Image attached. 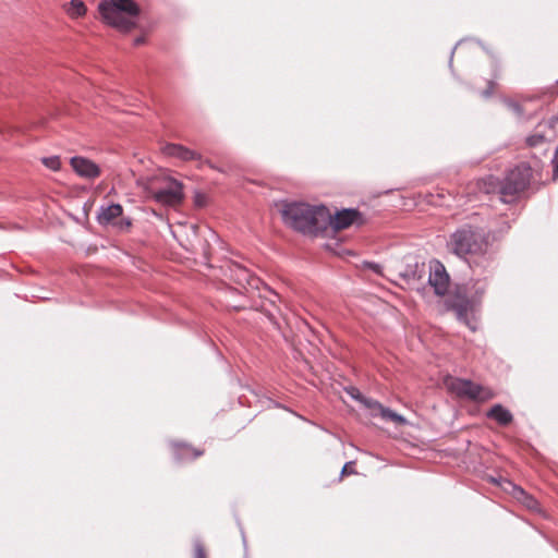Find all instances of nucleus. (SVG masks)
<instances>
[{
  "label": "nucleus",
  "instance_id": "6",
  "mask_svg": "<svg viewBox=\"0 0 558 558\" xmlns=\"http://www.w3.org/2000/svg\"><path fill=\"white\" fill-rule=\"evenodd\" d=\"M151 194L159 204L174 206L180 204L184 197L183 184L173 178H167L161 187L151 190Z\"/></svg>",
  "mask_w": 558,
  "mask_h": 558
},
{
  "label": "nucleus",
  "instance_id": "12",
  "mask_svg": "<svg viewBox=\"0 0 558 558\" xmlns=\"http://www.w3.org/2000/svg\"><path fill=\"white\" fill-rule=\"evenodd\" d=\"M488 418L495 420L498 424L506 426L513 420L511 412L501 404L493 405L486 413Z\"/></svg>",
  "mask_w": 558,
  "mask_h": 558
},
{
  "label": "nucleus",
  "instance_id": "4",
  "mask_svg": "<svg viewBox=\"0 0 558 558\" xmlns=\"http://www.w3.org/2000/svg\"><path fill=\"white\" fill-rule=\"evenodd\" d=\"M532 173V167L525 162H521L511 169L499 189L501 201L510 203L517 194L524 191L530 184Z\"/></svg>",
  "mask_w": 558,
  "mask_h": 558
},
{
  "label": "nucleus",
  "instance_id": "24",
  "mask_svg": "<svg viewBox=\"0 0 558 558\" xmlns=\"http://www.w3.org/2000/svg\"><path fill=\"white\" fill-rule=\"evenodd\" d=\"M506 104L509 107V109H511L513 112H515L518 114L522 113V108L518 102L512 101V100H506Z\"/></svg>",
  "mask_w": 558,
  "mask_h": 558
},
{
  "label": "nucleus",
  "instance_id": "19",
  "mask_svg": "<svg viewBox=\"0 0 558 558\" xmlns=\"http://www.w3.org/2000/svg\"><path fill=\"white\" fill-rule=\"evenodd\" d=\"M526 145L529 147H543L546 145V138L543 134L535 133L526 137Z\"/></svg>",
  "mask_w": 558,
  "mask_h": 558
},
{
  "label": "nucleus",
  "instance_id": "5",
  "mask_svg": "<svg viewBox=\"0 0 558 558\" xmlns=\"http://www.w3.org/2000/svg\"><path fill=\"white\" fill-rule=\"evenodd\" d=\"M448 388L458 397L472 401L484 402L494 398V393L489 388L475 384L470 379L451 378L448 381Z\"/></svg>",
  "mask_w": 558,
  "mask_h": 558
},
{
  "label": "nucleus",
  "instance_id": "1",
  "mask_svg": "<svg viewBox=\"0 0 558 558\" xmlns=\"http://www.w3.org/2000/svg\"><path fill=\"white\" fill-rule=\"evenodd\" d=\"M283 223L304 235L324 233L330 225V210L324 205L284 202L280 209Z\"/></svg>",
  "mask_w": 558,
  "mask_h": 558
},
{
  "label": "nucleus",
  "instance_id": "25",
  "mask_svg": "<svg viewBox=\"0 0 558 558\" xmlns=\"http://www.w3.org/2000/svg\"><path fill=\"white\" fill-rule=\"evenodd\" d=\"M195 558H206L204 547L199 542L195 543Z\"/></svg>",
  "mask_w": 558,
  "mask_h": 558
},
{
  "label": "nucleus",
  "instance_id": "15",
  "mask_svg": "<svg viewBox=\"0 0 558 558\" xmlns=\"http://www.w3.org/2000/svg\"><path fill=\"white\" fill-rule=\"evenodd\" d=\"M65 11L73 19L80 17L86 13V5L82 0H71L65 5Z\"/></svg>",
  "mask_w": 558,
  "mask_h": 558
},
{
  "label": "nucleus",
  "instance_id": "14",
  "mask_svg": "<svg viewBox=\"0 0 558 558\" xmlns=\"http://www.w3.org/2000/svg\"><path fill=\"white\" fill-rule=\"evenodd\" d=\"M424 264H418L415 262L414 264H408L407 268L400 272V275L407 280H415L421 279L424 274Z\"/></svg>",
  "mask_w": 558,
  "mask_h": 558
},
{
  "label": "nucleus",
  "instance_id": "26",
  "mask_svg": "<svg viewBox=\"0 0 558 558\" xmlns=\"http://www.w3.org/2000/svg\"><path fill=\"white\" fill-rule=\"evenodd\" d=\"M485 291H486V283L485 282H478V287L475 290L474 296L476 299H481L482 295L485 293Z\"/></svg>",
  "mask_w": 558,
  "mask_h": 558
},
{
  "label": "nucleus",
  "instance_id": "23",
  "mask_svg": "<svg viewBox=\"0 0 558 558\" xmlns=\"http://www.w3.org/2000/svg\"><path fill=\"white\" fill-rule=\"evenodd\" d=\"M494 87L495 83L493 81H489L487 88L481 93V96L484 98H489L493 95Z\"/></svg>",
  "mask_w": 558,
  "mask_h": 558
},
{
  "label": "nucleus",
  "instance_id": "21",
  "mask_svg": "<svg viewBox=\"0 0 558 558\" xmlns=\"http://www.w3.org/2000/svg\"><path fill=\"white\" fill-rule=\"evenodd\" d=\"M345 391L348 392V395H349L352 399H354V400H356V401H359V402H361V400H362V399H363V397H364V396L360 392V390H359L356 387H353V386L345 388Z\"/></svg>",
  "mask_w": 558,
  "mask_h": 558
},
{
  "label": "nucleus",
  "instance_id": "18",
  "mask_svg": "<svg viewBox=\"0 0 558 558\" xmlns=\"http://www.w3.org/2000/svg\"><path fill=\"white\" fill-rule=\"evenodd\" d=\"M513 495L521 499L524 505L530 509H535L537 506L536 499H534L532 496L527 495L521 487L513 486Z\"/></svg>",
  "mask_w": 558,
  "mask_h": 558
},
{
  "label": "nucleus",
  "instance_id": "11",
  "mask_svg": "<svg viewBox=\"0 0 558 558\" xmlns=\"http://www.w3.org/2000/svg\"><path fill=\"white\" fill-rule=\"evenodd\" d=\"M161 153L167 157L175 158L181 161L202 160L201 154L177 143L165 144L161 147Z\"/></svg>",
  "mask_w": 558,
  "mask_h": 558
},
{
  "label": "nucleus",
  "instance_id": "8",
  "mask_svg": "<svg viewBox=\"0 0 558 558\" xmlns=\"http://www.w3.org/2000/svg\"><path fill=\"white\" fill-rule=\"evenodd\" d=\"M361 403L371 411L372 416H380L384 421H391L401 426L409 424V421L403 415L384 407L372 398L363 397Z\"/></svg>",
  "mask_w": 558,
  "mask_h": 558
},
{
  "label": "nucleus",
  "instance_id": "17",
  "mask_svg": "<svg viewBox=\"0 0 558 558\" xmlns=\"http://www.w3.org/2000/svg\"><path fill=\"white\" fill-rule=\"evenodd\" d=\"M202 454H203V451L195 450L189 445H181L178 447V450H177V459L178 460H182V459H186V458L195 459Z\"/></svg>",
  "mask_w": 558,
  "mask_h": 558
},
{
  "label": "nucleus",
  "instance_id": "30",
  "mask_svg": "<svg viewBox=\"0 0 558 558\" xmlns=\"http://www.w3.org/2000/svg\"><path fill=\"white\" fill-rule=\"evenodd\" d=\"M240 271L242 272L243 278H244V279H247V277H248V271H247L246 269H244V268H243V269L241 268V269H240Z\"/></svg>",
  "mask_w": 558,
  "mask_h": 558
},
{
  "label": "nucleus",
  "instance_id": "28",
  "mask_svg": "<svg viewBox=\"0 0 558 558\" xmlns=\"http://www.w3.org/2000/svg\"><path fill=\"white\" fill-rule=\"evenodd\" d=\"M269 293L271 294V296L269 298V302L270 304L275 305L277 302L280 301V296L279 294H277L276 292L274 291H269Z\"/></svg>",
  "mask_w": 558,
  "mask_h": 558
},
{
  "label": "nucleus",
  "instance_id": "27",
  "mask_svg": "<svg viewBox=\"0 0 558 558\" xmlns=\"http://www.w3.org/2000/svg\"><path fill=\"white\" fill-rule=\"evenodd\" d=\"M352 464H353V462H351V461H350V462H347V463L343 465V468H342V470H341L340 478H341L343 475H345V474H352V473H354V472H355V471L353 470V468H352Z\"/></svg>",
  "mask_w": 558,
  "mask_h": 558
},
{
  "label": "nucleus",
  "instance_id": "7",
  "mask_svg": "<svg viewBox=\"0 0 558 558\" xmlns=\"http://www.w3.org/2000/svg\"><path fill=\"white\" fill-rule=\"evenodd\" d=\"M365 222V219L357 209L354 208H344L340 211H337L333 216L330 214V225L329 227L335 230H343L349 228L352 225L362 226Z\"/></svg>",
  "mask_w": 558,
  "mask_h": 558
},
{
  "label": "nucleus",
  "instance_id": "10",
  "mask_svg": "<svg viewBox=\"0 0 558 558\" xmlns=\"http://www.w3.org/2000/svg\"><path fill=\"white\" fill-rule=\"evenodd\" d=\"M70 163L74 172L88 180L96 179L100 174V168L88 158L74 156L71 158Z\"/></svg>",
  "mask_w": 558,
  "mask_h": 558
},
{
  "label": "nucleus",
  "instance_id": "3",
  "mask_svg": "<svg viewBox=\"0 0 558 558\" xmlns=\"http://www.w3.org/2000/svg\"><path fill=\"white\" fill-rule=\"evenodd\" d=\"M98 11L108 25L125 33L136 26L141 13L134 0H104L98 4Z\"/></svg>",
  "mask_w": 558,
  "mask_h": 558
},
{
  "label": "nucleus",
  "instance_id": "16",
  "mask_svg": "<svg viewBox=\"0 0 558 558\" xmlns=\"http://www.w3.org/2000/svg\"><path fill=\"white\" fill-rule=\"evenodd\" d=\"M454 311H456V314H457V318L464 323L471 330H475L476 327L475 325H473L471 323V320L469 319V314H468V304L466 303H459L454 306Z\"/></svg>",
  "mask_w": 558,
  "mask_h": 558
},
{
  "label": "nucleus",
  "instance_id": "13",
  "mask_svg": "<svg viewBox=\"0 0 558 558\" xmlns=\"http://www.w3.org/2000/svg\"><path fill=\"white\" fill-rule=\"evenodd\" d=\"M123 213L120 204H111L100 208L98 214V221L100 225L111 223L116 218L120 217Z\"/></svg>",
  "mask_w": 558,
  "mask_h": 558
},
{
  "label": "nucleus",
  "instance_id": "29",
  "mask_svg": "<svg viewBox=\"0 0 558 558\" xmlns=\"http://www.w3.org/2000/svg\"><path fill=\"white\" fill-rule=\"evenodd\" d=\"M144 41H145V38L143 36L136 37L134 39V46H140V45L144 44Z\"/></svg>",
  "mask_w": 558,
  "mask_h": 558
},
{
  "label": "nucleus",
  "instance_id": "20",
  "mask_svg": "<svg viewBox=\"0 0 558 558\" xmlns=\"http://www.w3.org/2000/svg\"><path fill=\"white\" fill-rule=\"evenodd\" d=\"M43 163L53 171H58L61 167V161L58 156L45 157L43 158Z\"/></svg>",
  "mask_w": 558,
  "mask_h": 558
},
{
  "label": "nucleus",
  "instance_id": "31",
  "mask_svg": "<svg viewBox=\"0 0 558 558\" xmlns=\"http://www.w3.org/2000/svg\"><path fill=\"white\" fill-rule=\"evenodd\" d=\"M269 319L270 320H274V316L272 315H268Z\"/></svg>",
  "mask_w": 558,
  "mask_h": 558
},
{
  "label": "nucleus",
  "instance_id": "22",
  "mask_svg": "<svg viewBox=\"0 0 558 558\" xmlns=\"http://www.w3.org/2000/svg\"><path fill=\"white\" fill-rule=\"evenodd\" d=\"M365 267L371 269L372 271L376 272V274H381V265L377 264V263H373V262H365L364 263Z\"/></svg>",
  "mask_w": 558,
  "mask_h": 558
},
{
  "label": "nucleus",
  "instance_id": "9",
  "mask_svg": "<svg viewBox=\"0 0 558 558\" xmlns=\"http://www.w3.org/2000/svg\"><path fill=\"white\" fill-rule=\"evenodd\" d=\"M428 282L437 295H445L449 287V276L442 264L435 262L429 269Z\"/></svg>",
  "mask_w": 558,
  "mask_h": 558
},
{
  "label": "nucleus",
  "instance_id": "2",
  "mask_svg": "<svg viewBox=\"0 0 558 558\" xmlns=\"http://www.w3.org/2000/svg\"><path fill=\"white\" fill-rule=\"evenodd\" d=\"M449 245L452 252L468 260L475 262L477 257L489 260L488 256V238L483 229L464 225L458 228L451 235Z\"/></svg>",
  "mask_w": 558,
  "mask_h": 558
}]
</instances>
